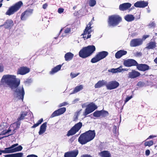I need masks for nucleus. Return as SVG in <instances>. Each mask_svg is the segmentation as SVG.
I'll return each instance as SVG.
<instances>
[{
	"mask_svg": "<svg viewBox=\"0 0 157 157\" xmlns=\"http://www.w3.org/2000/svg\"><path fill=\"white\" fill-rule=\"evenodd\" d=\"M1 81L2 84L7 86L11 89L16 88L20 84V80L16 78V76L12 75H4Z\"/></svg>",
	"mask_w": 157,
	"mask_h": 157,
	"instance_id": "1",
	"label": "nucleus"
},
{
	"mask_svg": "<svg viewBox=\"0 0 157 157\" xmlns=\"http://www.w3.org/2000/svg\"><path fill=\"white\" fill-rule=\"evenodd\" d=\"M95 50V47L94 45H89L80 50L79 55L81 57L85 58L91 56Z\"/></svg>",
	"mask_w": 157,
	"mask_h": 157,
	"instance_id": "2",
	"label": "nucleus"
},
{
	"mask_svg": "<svg viewBox=\"0 0 157 157\" xmlns=\"http://www.w3.org/2000/svg\"><path fill=\"white\" fill-rule=\"evenodd\" d=\"M18 145V144H14L10 147L5 148L4 150H0V152L3 153H9L21 151L23 147L21 145L17 147Z\"/></svg>",
	"mask_w": 157,
	"mask_h": 157,
	"instance_id": "3",
	"label": "nucleus"
},
{
	"mask_svg": "<svg viewBox=\"0 0 157 157\" xmlns=\"http://www.w3.org/2000/svg\"><path fill=\"white\" fill-rule=\"evenodd\" d=\"M122 20L121 18L118 15H112L109 17L108 23L110 26H115L117 25Z\"/></svg>",
	"mask_w": 157,
	"mask_h": 157,
	"instance_id": "4",
	"label": "nucleus"
},
{
	"mask_svg": "<svg viewBox=\"0 0 157 157\" xmlns=\"http://www.w3.org/2000/svg\"><path fill=\"white\" fill-rule=\"evenodd\" d=\"M20 124V122L19 121L13 123L11 125L8 130L6 131H3L2 133V135H7V136H5L6 137L13 134L15 132V130L19 127Z\"/></svg>",
	"mask_w": 157,
	"mask_h": 157,
	"instance_id": "5",
	"label": "nucleus"
},
{
	"mask_svg": "<svg viewBox=\"0 0 157 157\" xmlns=\"http://www.w3.org/2000/svg\"><path fill=\"white\" fill-rule=\"evenodd\" d=\"M21 1H19L14 5L10 7L6 13V14L10 16L17 12L22 5Z\"/></svg>",
	"mask_w": 157,
	"mask_h": 157,
	"instance_id": "6",
	"label": "nucleus"
},
{
	"mask_svg": "<svg viewBox=\"0 0 157 157\" xmlns=\"http://www.w3.org/2000/svg\"><path fill=\"white\" fill-rule=\"evenodd\" d=\"M108 54V52L106 51H103L99 52L94 57L91 59V62L93 63H96L105 58Z\"/></svg>",
	"mask_w": 157,
	"mask_h": 157,
	"instance_id": "7",
	"label": "nucleus"
},
{
	"mask_svg": "<svg viewBox=\"0 0 157 157\" xmlns=\"http://www.w3.org/2000/svg\"><path fill=\"white\" fill-rule=\"evenodd\" d=\"M82 125V123L80 122L76 123L68 131L67 136H68L74 135L81 129Z\"/></svg>",
	"mask_w": 157,
	"mask_h": 157,
	"instance_id": "8",
	"label": "nucleus"
},
{
	"mask_svg": "<svg viewBox=\"0 0 157 157\" xmlns=\"http://www.w3.org/2000/svg\"><path fill=\"white\" fill-rule=\"evenodd\" d=\"M25 91L23 86L17 88L14 91V96L17 99L23 100Z\"/></svg>",
	"mask_w": 157,
	"mask_h": 157,
	"instance_id": "9",
	"label": "nucleus"
},
{
	"mask_svg": "<svg viewBox=\"0 0 157 157\" xmlns=\"http://www.w3.org/2000/svg\"><path fill=\"white\" fill-rule=\"evenodd\" d=\"M97 108V106L94 104L91 103L89 104L87 106V107L83 113V115L86 117V115L92 112Z\"/></svg>",
	"mask_w": 157,
	"mask_h": 157,
	"instance_id": "10",
	"label": "nucleus"
},
{
	"mask_svg": "<svg viewBox=\"0 0 157 157\" xmlns=\"http://www.w3.org/2000/svg\"><path fill=\"white\" fill-rule=\"evenodd\" d=\"M92 24L91 21L87 25L82 35L83 36V38H84L88 39L90 37V33L92 32L91 25Z\"/></svg>",
	"mask_w": 157,
	"mask_h": 157,
	"instance_id": "11",
	"label": "nucleus"
},
{
	"mask_svg": "<svg viewBox=\"0 0 157 157\" xmlns=\"http://www.w3.org/2000/svg\"><path fill=\"white\" fill-rule=\"evenodd\" d=\"M66 111L65 107L60 108L55 111L51 115L50 117L53 118L56 116H58L63 114Z\"/></svg>",
	"mask_w": 157,
	"mask_h": 157,
	"instance_id": "12",
	"label": "nucleus"
},
{
	"mask_svg": "<svg viewBox=\"0 0 157 157\" xmlns=\"http://www.w3.org/2000/svg\"><path fill=\"white\" fill-rule=\"evenodd\" d=\"M123 64L126 67H130L137 65V63L134 59H128L124 61Z\"/></svg>",
	"mask_w": 157,
	"mask_h": 157,
	"instance_id": "13",
	"label": "nucleus"
},
{
	"mask_svg": "<svg viewBox=\"0 0 157 157\" xmlns=\"http://www.w3.org/2000/svg\"><path fill=\"white\" fill-rule=\"evenodd\" d=\"M119 86V83L116 81H112L109 82L106 85L107 89L111 90L117 88Z\"/></svg>",
	"mask_w": 157,
	"mask_h": 157,
	"instance_id": "14",
	"label": "nucleus"
},
{
	"mask_svg": "<svg viewBox=\"0 0 157 157\" xmlns=\"http://www.w3.org/2000/svg\"><path fill=\"white\" fill-rule=\"evenodd\" d=\"M84 133L89 142L93 140L95 136V133L94 130H89Z\"/></svg>",
	"mask_w": 157,
	"mask_h": 157,
	"instance_id": "15",
	"label": "nucleus"
},
{
	"mask_svg": "<svg viewBox=\"0 0 157 157\" xmlns=\"http://www.w3.org/2000/svg\"><path fill=\"white\" fill-rule=\"evenodd\" d=\"M143 40L140 39H135L132 40L130 43V45L131 47H136L142 44Z\"/></svg>",
	"mask_w": 157,
	"mask_h": 157,
	"instance_id": "16",
	"label": "nucleus"
},
{
	"mask_svg": "<svg viewBox=\"0 0 157 157\" xmlns=\"http://www.w3.org/2000/svg\"><path fill=\"white\" fill-rule=\"evenodd\" d=\"M13 25V21L11 19H9L6 20L3 25H0V28L4 26L5 29H10Z\"/></svg>",
	"mask_w": 157,
	"mask_h": 157,
	"instance_id": "17",
	"label": "nucleus"
},
{
	"mask_svg": "<svg viewBox=\"0 0 157 157\" xmlns=\"http://www.w3.org/2000/svg\"><path fill=\"white\" fill-rule=\"evenodd\" d=\"M148 3L147 2L144 1H137L134 4V6L136 7L144 8L148 5Z\"/></svg>",
	"mask_w": 157,
	"mask_h": 157,
	"instance_id": "18",
	"label": "nucleus"
},
{
	"mask_svg": "<svg viewBox=\"0 0 157 157\" xmlns=\"http://www.w3.org/2000/svg\"><path fill=\"white\" fill-rule=\"evenodd\" d=\"M78 141L82 144H85L89 142L84 133L81 134L78 139Z\"/></svg>",
	"mask_w": 157,
	"mask_h": 157,
	"instance_id": "19",
	"label": "nucleus"
},
{
	"mask_svg": "<svg viewBox=\"0 0 157 157\" xmlns=\"http://www.w3.org/2000/svg\"><path fill=\"white\" fill-rule=\"evenodd\" d=\"M30 71L29 68L26 67H21L18 69L17 74L23 75L29 73Z\"/></svg>",
	"mask_w": 157,
	"mask_h": 157,
	"instance_id": "20",
	"label": "nucleus"
},
{
	"mask_svg": "<svg viewBox=\"0 0 157 157\" xmlns=\"http://www.w3.org/2000/svg\"><path fill=\"white\" fill-rule=\"evenodd\" d=\"M78 154V151L75 150L66 153L64 156V157H76Z\"/></svg>",
	"mask_w": 157,
	"mask_h": 157,
	"instance_id": "21",
	"label": "nucleus"
},
{
	"mask_svg": "<svg viewBox=\"0 0 157 157\" xmlns=\"http://www.w3.org/2000/svg\"><path fill=\"white\" fill-rule=\"evenodd\" d=\"M140 75L139 72L134 70L129 72L128 73V78H134L139 76Z\"/></svg>",
	"mask_w": 157,
	"mask_h": 157,
	"instance_id": "22",
	"label": "nucleus"
},
{
	"mask_svg": "<svg viewBox=\"0 0 157 157\" xmlns=\"http://www.w3.org/2000/svg\"><path fill=\"white\" fill-rule=\"evenodd\" d=\"M131 4L129 3H125L119 6V8L121 10L124 11L128 9L131 6Z\"/></svg>",
	"mask_w": 157,
	"mask_h": 157,
	"instance_id": "23",
	"label": "nucleus"
},
{
	"mask_svg": "<svg viewBox=\"0 0 157 157\" xmlns=\"http://www.w3.org/2000/svg\"><path fill=\"white\" fill-rule=\"evenodd\" d=\"M137 69L140 71H145L146 70H148L149 69V67L146 64H139L137 63Z\"/></svg>",
	"mask_w": 157,
	"mask_h": 157,
	"instance_id": "24",
	"label": "nucleus"
},
{
	"mask_svg": "<svg viewBox=\"0 0 157 157\" xmlns=\"http://www.w3.org/2000/svg\"><path fill=\"white\" fill-rule=\"evenodd\" d=\"M98 155L101 157H111V154L108 151H103L99 153Z\"/></svg>",
	"mask_w": 157,
	"mask_h": 157,
	"instance_id": "25",
	"label": "nucleus"
},
{
	"mask_svg": "<svg viewBox=\"0 0 157 157\" xmlns=\"http://www.w3.org/2000/svg\"><path fill=\"white\" fill-rule=\"evenodd\" d=\"M127 53L126 51L121 50L117 52L115 54V56L116 58L119 59L122 56L125 55Z\"/></svg>",
	"mask_w": 157,
	"mask_h": 157,
	"instance_id": "26",
	"label": "nucleus"
},
{
	"mask_svg": "<svg viewBox=\"0 0 157 157\" xmlns=\"http://www.w3.org/2000/svg\"><path fill=\"white\" fill-rule=\"evenodd\" d=\"M74 55L71 52H68L66 53L64 56L66 61H69L71 60L73 58Z\"/></svg>",
	"mask_w": 157,
	"mask_h": 157,
	"instance_id": "27",
	"label": "nucleus"
},
{
	"mask_svg": "<svg viewBox=\"0 0 157 157\" xmlns=\"http://www.w3.org/2000/svg\"><path fill=\"white\" fill-rule=\"evenodd\" d=\"M47 124L46 122H45L41 126L40 128V130L38 133L39 135H41L45 132L46 129Z\"/></svg>",
	"mask_w": 157,
	"mask_h": 157,
	"instance_id": "28",
	"label": "nucleus"
},
{
	"mask_svg": "<svg viewBox=\"0 0 157 157\" xmlns=\"http://www.w3.org/2000/svg\"><path fill=\"white\" fill-rule=\"evenodd\" d=\"M27 113L26 112L22 111L19 114V116L17 118V121L23 120L25 119L26 116H27Z\"/></svg>",
	"mask_w": 157,
	"mask_h": 157,
	"instance_id": "29",
	"label": "nucleus"
},
{
	"mask_svg": "<svg viewBox=\"0 0 157 157\" xmlns=\"http://www.w3.org/2000/svg\"><path fill=\"white\" fill-rule=\"evenodd\" d=\"M62 65H59L52 68L50 72V74L53 75L59 71L61 69Z\"/></svg>",
	"mask_w": 157,
	"mask_h": 157,
	"instance_id": "30",
	"label": "nucleus"
},
{
	"mask_svg": "<svg viewBox=\"0 0 157 157\" xmlns=\"http://www.w3.org/2000/svg\"><path fill=\"white\" fill-rule=\"evenodd\" d=\"M106 83V82L103 80H100L95 84L94 87L95 88H99L105 85Z\"/></svg>",
	"mask_w": 157,
	"mask_h": 157,
	"instance_id": "31",
	"label": "nucleus"
},
{
	"mask_svg": "<svg viewBox=\"0 0 157 157\" xmlns=\"http://www.w3.org/2000/svg\"><path fill=\"white\" fill-rule=\"evenodd\" d=\"M83 88V86L82 85H80L76 86L74 89L72 93L71 94H75L82 90Z\"/></svg>",
	"mask_w": 157,
	"mask_h": 157,
	"instance_id": "32",
	"label": "nucleus"
},
{
	"mask_svg": "<svg viewBox=\"0 0 157 157\" xmlns=\"http://www.w3.org/2000/svg\"><path fill=\"white\" fill-rule=\"evenodd\" d=\"M156 42L155 41H151L147 44L146 48L148 49H152L156 47Z\"/></svg>",
	"mask_w": 157,
	"mask_h": 157,
	"instance_id": "33",
	"label": "nucleus"
},
{
	"mask_svg": "<svg viewBox=\"0 0 157 157\" xmlns=\"http://www.w3.org/2000/svg\"><path fill=\"white\" fill-rule=\"evenodd\" d=\"M124 18L127 21L131 22L134 20L135 17L133 15L128 14L124 16Z\"/></svg>",
	"mask_w": 157,
	"mask_h": 157,
	"instance_id": "34",
	"label": "nucleus"
},
{
	"mask_svg": "<svg viewBox=\"0 0 157 157\" xmlns=\"http://www.w3.org/2000/svg\"><path fill=\"white\" fill-rule=\"evenodd\" d=\"M6 128L7 124L6 123H3L1 124L0 125V131H2L1 133L2 134L3 131H6L5 130Z\"/></svg>",
	"mask_w": 157,
	"mask_h": 157,
	"instance_id": "35",
	"label": "nucleus"
},
{
	"mask_svg": "<svg viewBox=\"0 0 157 157\" xmlns=\"http://www.w3.org/2000/svg\"><path fill=\"white\" fill-rule=\"evenodd\" d=\"M101 117H104L108 116L109 113L106 111L101 110Z\"/></svg>",
	"mask_w": 157,
	"mask_h": 157,
	"instance_id": "36",
	"label": "nucleus"
},
{
	"mask_svg": "<svg viewBox=\"0 0 157 157\" xmlns=\"http://www.w3.org/2000/svg\"><path fill=\"white\" fill-rule=\"evenodd\" d=\"M93 116L96 117H101V111H95L93 113Z\"/></svg>",
	"mask_w": 157,
	"mask_h": 157,
	"instance_id": "37",
	"label": "nucleus"
},
{
	"mask_svg": "<svg viewBox=\"0 0 157 157\" xmlns=\"http://www.w3.org/2000/svg\"><path fill=\"white\" fill-rule=\"evenodd\" d=\"M33 10L32 9H29L25 11L23 13L26 14V15L28 17L32 14L33 13Z\"/></svg>",
	"mask_w": 157,
	"mask_h": 157,
	"instance_id": "38",
	"label": "nucleus"
},
{
	"mask_svg": "<svg viewBox=\"0 0 157 157\" xmlns=\"http://www.w3.org/2000/svg\"><path fill=\"white\" fill-rule=\"evenodd\" d=\"M89 4L90 6L91 7L94 6L96 4V1L95 0H90L89 2Z\"/></svg>",
	"mask_w": 157,
	"mask_h": 157,
	"instance_id": "39",
	"label": "nucleus"
},
{
	"mask_svg": "<svg viewBox=\"0 0 157 157\" xmlns=\"http://www.w3.org/2000/svg\"><path fill=\"white\" fill-rule=\"evenodd\" d=\"M153 144V142L152 140H151L149 141H146L144 143V145L145 146H152Z\"/></svg>",
	"mask_w": 157,
	"mask_h": 157,
	"instance_id": "40",
	"label": "nucleus"
},
{
	"mask_svg": "<svg viewBox=\"0 0 157 157\" xmlns=\"http://www.w3.org/2000/svg\"><path fill=\"white\" fill-rule=\"evenodd\" d=\"M23 155L22 153H18L13 154V157H22Z\"/></svg>",
	"mask_w": 157,
	"mask_h": 157,
	"instance_id": "41",
	"label": "nucleus"
},
{
	"mask_svg": "<svg viewBox=\"0 0 157 157\" xmlns=\"http://www.w3.org/2000/svg\"><path fill=\"white\" fill-rule=\"evenodd\" d=\"M28 17V16L25 14V13H22L21 16V19L22 20H25Z\"/></svg>",
	"mask_w": 157,
	"mask_h": 157,
	"instance_id": "42",
	"label": "nucleus"
},
{
	"mask_svg": "<svg viewBox=\"0 0 157 157\" xmlns=\"http://www.w3.org/2000/svg\"><path fill=\"white\" fill-rule=\"evenodd\" d=\"M79 73L76 74L71 72V73L70 75L72 78H73L77 76L78 75H79Z\"/></svg>",
	"mask_w": 157,
	"mask_h": 157,
	"instance_id": "43",
	"label": "nucleus"
},
{
	"mask_svg": "<svg viewBox=\"0 0 157 157\" xmlns=\"http://www.w3.org/2000/svg\"><path fill=\"white\" fill-rule=\"evenodd\" d=\"M68 104L67 102H64L61 103H60L58 105L59 107H60L63 106H65Z\"/></svg>",
	"mask_w": 157,
	"mask_h": 157,
	"instance_id": "44",
	"label": "nucleus"
},
{
	"mask_svg": "<svg viewBox=\"0 0 157 157\" xmlns=\"http://www.w3.org/2000/svg\"><path fill=\"white\" fill-rule=\"evenodd\" d=\"M71 31V29L70 28H66L64 30V33L66 34L69 33Z\"/></svg>",
	"mask_w": 157,
	"mask_h": 157,
	"instance_id": "45",
	"label": "nucleus"
},
{
	"mask_svg": "<svg viewBox=\"0 0 157 157\" xmlns=\"http://www.w3.org/2000/svg\"><path fill=\"white\" fill-rule=\"evenodd\" d=\"M116 69L117 73L121 72L122 71L123 68H122V67L121 66Z\"/></svg>",
	"mask_w": 157,
	"mask_h": 157,
	"instance_id": "46",
	"label": "nucleus"
},
{
	"mask_svg": "<svg viewBox=\"0 0 157 157\" xmlns=\"http://www.w3.org/2000/svg\"><path fill=\"white\" fill-rule=\"evenodd\" d=\"M80 111H79L78 112L76 113V116L74 117V121H77V120H78V115H79L80 113Z\"/></svg>",
	"mask_w": 157,
	"mask_h": 157,
	"instance_id": "47",
	"label": "nucleus"
},
{
	"mask_svg": "<svg viewBox=\"0 0 157 157\" xmlns=\"http://www.w3.org/2000/svg\"><path fill=\"white\" fill-rule=\"evenodd\" d=\"M32 82V80L31 79H28L26 80L25 82L26 84H29Z\"/></svg>",
	"mask_w": 157,
	"mask_h": 157,
	"instance_id": "48",
	"label": "nucleus"
},
{
	"mask_svg": "<svg viewBox=\"0 0 157 157\" xmlns=\"http://www.w3.org/2000/svg\"><path fill=\"white\" fill-rule=\"evenodd\" d=\"M64 9L62 8H59L58 10V12L59 13L61 14L63 12Z\"/></svg>",
	"mask_w": 157,
	"mask_h": 157,
	"instance_id": "49",
	"label": "nucleus"
},
{
	"mask_svg": "<svg viewBox=\"0 0 157 157\" xmlns=\"http://www.w3.org/2000/svg\"><path fill=\"white\" fill-rule=\"evenodd\" d=\"M109 72H112L113 73H117V70H116V68H115V69H114V68L112 69H110V70H109Z\"/></svg>",
	"mask_w": 157,
	"mask_h": 157,
	"instance_id": "50",
	"label": "nucleus"
},
{
	"mask_svg": "<svg viewBox=\"0 0 157 157\" xmlns=\"http://www.w3.org/2000/svg\"><path fill=\"white\" fill-rule=\"evenodd\" d=\"M4 66L1 63H0V72H2L4 71Z\"/></svg>",
	"mask_w": 157,
	"mask_h": 157,
	"instance_id": "51",
	"label": "nucleus"
},
{
	"mask_svg": "<svg viewBox=\"0 0 157 157\" xmlns=\"http://www.w3.org/2000/svg\"><path fill=\"white\" fill-rule=\"evenodd\" d=\"M132 96L127 97L125 99V104L127 102H128L129 100L131 99L132 98Z\"/></svg>",
	"mask_w": 157,
	"mask_h": 157,
	"instance_id": "52",
	"label": "nucleus"
},
{
	"mask_svg": "<svg viewBox=\"0 0 157 157\" xmlns=\"http://www.w3.org/2000/svg\"><path fill=\"white\" fill-rule=\"evenodd\" d=\"M150 151L149 150H147L145 151V155L148 156L150 155Z\"/></svg>",
	"mask_w": 157,
	"mask_h": 157,
	"instance_id": "53",
	"label": "nucleus"
},
{
	"mask_svg": "<svg viewBox=\"0 0 157 157\" xmlns=\"http://www.w3.org/2000/svg\"><path fill=\"white\" fill-rule=\"evenodd\" d=\"M143 83L141 82H139L137 84V85L140 87H141L143 86Z\"/></svg>",
	"mask_w": 157,
	"mask_h": 157,
	"instance_id": "54",
	"label": "nucleus"
},
{
	"mask_svg": "<svg viewBox=\"0 0 157 157\" xmlns=\"http://www.w3.org/2000/svg\"><path fill=\"white\" fill-rule=\"evenodd\" d=\"M149 37V35H144L143 37V39L144 40L145 39H146L147 38H148Z\"/></svg>",
	"mask_w": 157,
	"mask_h": 157,
	"instance_id": "55",
	"label": "nucleus"
},
{
	"mask_svg": "<svg viewBox=\"0 0 157 157\" xmlns=\"http://www.w3.org/2000/svg\"><path fill=\"white\" fill-rule=\"evenodd\" d=\"M81 157H92L91 156L89 155H84L81 156Z\"/></svg>",
	"mask_w": 157,
	"mask_h": 157,
	"instance_id": "56",
	"label": "nucleus"
},
{
	"mask_svg": "<svg viewBox=\"0 0 157 157\" xmlns=\"http://www.w3.org/2000/svg\"><path fill=\"white\" fill-rule=\"evenodd\" d=\"M39 125V124L37 122L36 124H35L33 126H32V128H35L36 127L38 126Z\"/></svg>",
	"mask_w": 157,
	"mask_h": 157,
	"instance_id": "57",
	"label": "nucleus"
},
{
	"mask_svg": "<svg viewBox=\"0 0 157 157\" xmlns=\"http://www.w3.org/2000/svg\"><path fill=\"white\" fill-rule=\"evenodd\" d=\"M156 136L155 135H151L147 138V139H151L154 137H156Z\"/></svg>",
	"mask_w": 157,
	"mask_h": 157,
	"instance_id": "58",
	"label": "nucleus"
},
{
	"mask_svg": "<svg viewBox=\"0 0 157 157\" xmlns=\"http://www.w3.org/2000/svg\"><path fill=\"white\" fill-rule=\"evenodd\" d=\"M4 156L5 157H13V154L7 155Z\"/></svg>",
	"mask_w": 157,
	"mask_h": 157,
	"instance_id": "59",
	"label": "nucleus"
},
{
	"mask_svg": "<svg viewBox=\"0 0 157 157\" xmlns=\"http://www.w3.org/2000/svg\"><path fill=\"white\" fill-rule=\"evenodd\" d=\"M43 121V119L41 118L39 120L37 123H38L39 124H40Z\"/></svg>",
	"mask_w": 157,
	"mask_h": 157,
	"instance_id": "60",
	"label": "nucleus"
},
{
	"mask_svg": "<svg viewBox=\"0 0 157 157\" xmlns=\"http://www.w3.org/2000/svg\"><path fill=\"white\" fill-rule=\"evenodd\" d=\"M48 6V5L47 4H44L43 5V8L44 9H45Z\"/></svg>",
	"mask_w": 157,
	"mask_h": 157,
	"instance_id": "61",
	"label": "nucleus"
},
{
	"mask_svg": "<svg viewBox=\"0 0 157 157\" xmlns=\"http://www.w3.org/2000/svg\"><path fill=\"white\" fill-rule=\"evenodd\" d=\"M86 106V105L85 103L82 104V108H85V107Z\"/></svg>",
	"mask_w": 157,
	"mask_h": 157,
	"instance_id": "62",
	"label": "nucleus"
},
{
	"mask_svg": "<svg viewBox=\"0 0 157 157\" xmlns=\"http://www.w3.org/2000/svg\"><path fill=\"white\" fill-rule=\"evenodd\" d=\"M79 99H75L74 101H73V103H75L76 102L78 101Z\"/></svg>",
	"mask_w": 157,
	"mask_h": 157,
	"instance_id": "63",
	"label": "nucleus"
},
{
	"mask_svg": "<svg viewBox=\"0 0 157 157\" xmlns=\"http://www.w3.org/2000/svg\"><path fill=\"white\" fill-rule=\"evenodd\" d=\"M137 56H141V53L140 52L137 53L136 54Z\"/></svg>",
	"mask_w": 157,
	"mask_h": 157,
	"instance_id": "64",
	"label": "nucleus"
}]
</instances>
